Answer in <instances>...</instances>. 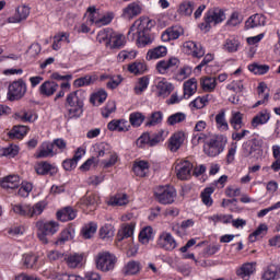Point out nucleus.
Here are the masks:
<instances>
[{
  "label": "nucleus",
  "mask_w": 280,
  "mask_h": 280,
  "mask_svg": "<svg viewBox=\"0 0 280 280\" xmlns=\"http://www.w3.org/2000/svg\"><path fill=\"white\" fill-rule=\"evenodd\" d=\"M150 30H152V20L140 18L130 26L127 37L129 40H136L138 47H148V45H152Z\"/></svg>",
  "instance_id": "nucleus-1"
},
{
  "label": "nucleus",
  "mask_w": 280,
  "mask_h": 280,
  "mask_svg": "<svg viewBox=\"0 0 280 280\" xmlns=\"http://www.w3.org/2000/svg\"><path fill=\"white\" fill-rule=\"evenodd\" d=\"M85 100L86 92L82 90H77L67 95L65 104L66 112L63 114V117L67 119V121H71V119H80V117L84 115Z\"/></svg>",
  "instance_id": "nucleus-2"
},
{
  "label": "nucleus",
  "mask_w": 280,
  "mask_h": 280,
  "mask_svg": "<svg viewBox=\"0 0 280 280\" xmlns=\"http://www.w3.org/2000/svg\"><path fill=\"white\" fill-rule=\"evenodd\" d=\"M98 43H105L109 49H121L126 45V36L124 34L115 33L110 28L103 30L97 34Z\"/></svg>",
  "instance_id": "nucleus-3"
},
{
  "label": "nucleus",
  "mask_w": 280,
  "mask_h": 280,
  "mask_svg": "<svg viewBox=\"0 0 280 280\" xmlns=\"http://www.w3.org/2000/svg\"><path fill=\"white\" fill-rule=\"evenodd\" d=\"M35 228L39 242L42 244H49V237L56 235V232L60 229V224L56 221L38 220L35 223Z\"/></svg>",
  "instance_id": "nucleus-4"
},
{
  "label": "nucleus",
  "mask_w": 280,
  "mask_h": 280,
  "mask_svg": "<svg viewBox=\"0 0 280 280\" xmlns=\"http://www.w3.org/2000/svg\"><path fill=\"white\" fill-rule=\"evenodd\" d=\"M12 209L14 213L22 215L23 218H37V215H42L43 211L47 209V201L42 200L34 206L27 203H18L14 205Z\"/></svg>",
  "instance_id": "nucleus-5"
},
{
  "label": "nucleus",
  "mask_w": 280,
  "mask_h": 280,
  "mask_svg": "<svg viewBox=\"0 0 280 280\" xmlns=\"http://www.w3.org/2000/svg\"><path fill=\"white\" fill-rule=\"evenodd\" d=\"M96 270L101 272H110L117 266V256L110 252H100L94 257Z\"/></svg>",
  "instance_id": "nucleus-6"
},
{
  "label": "nucleus",
  "mask_w": 280,
  "mask_h": 280,
  "mask_svg": "<svg viewBox=\"0 0 280 280\" xmlns=\"http://www.w3.org/2000/svg\"><path fill=\"white\" fill-rule=\"evenodd\" d=\"M226 147V137L222 135L212 136L209 141L203 144V152L207 156H219L224 152Z\"/></svg>",
  "instance_id": "nucleus-7"
},
{
  "label": "nucleus",
  "mask_w": 280,
  "mask_h": 280,
  "mask_svg": "<svg viewBox=\"0 0 280 280\" xmlns=\"http://www.w3.org/2000/svg\"><path fill=\"white\" fill-rule=\"evenodd\" d=\"M225 20L226 15L224 14V11L220 8H213L207 11V13L203 16L205 22L199 24V28L201 30V32L207 33L211 30V23L218 25Z\"/></svg>",
  "instance_id": "nucleus-8"
},
{
  "label": "nucleus",
  "mask_w": 280,
  "mask_h": 280,
  "mask_svg": "<svg viewBox=\"0 0 280 280\" xmlns=\"http://www.w3.org/2000/svg\"><path fill=\"white\" fill-rule=\"evenodd\" d=\"M154 196L160 205H174L177 192L173 186H159L154 191Z\"/></svg>",
  "instance_id": "nucleus-9"
},
{
  "label": "nucleus",
  "mask_w": 280,
  "mask_h": 280,
  "mask_svg": "<svg viewBox=\"0 0 280 280\" xmlns=\"http://www.w3.org/2000/svg\"><path fill=\"white\" fill-rule=\"evenodd\" d=\"M25 93H27V85L23 80L14 81L9 85L8 100L10 102H16V100H21Z\"/></svg>",
  "instance_id": "nucleus-10"
},
{
  "label": "nucleus",
  "mask_w": 280,
  "mask_h": 280,
  "mask_svg": "<svg viewBox=\"0 0 280 280\" xmlns=\"http://www.w3.org/2000/svg\"><path fill=\"white\" fill-rule=\"evenodd\" d=\"M156 245L159 248H162V250L172 253V250L176 249L178 243H176V238H174L172 233L162 232L158 237Z\"/></svg>",
  "instance_id": "nucleus-11"
},
{
  "label": "nucleus",
  "mask_w": 280,
  "mask_h": 280,
  "mask_svg": "<svg viewBox=\"0 0 280 280\" xmlns=\"http://www.w3.org/2000/svg\"><path fill=\"white\" fill-rule=\"evenodd\" d=\"M175 170L179 180H189V178H191V170H194V164L187 160L179 161L176 164Z\"/></svg>",
  "instance_id": "nucleus-12"
},
{
  "label": "nucleus",
  "mask_w": 280,
  "mask_h": 280,
  "mask_svg": "<svg viewBox=\"0 0 280 280\" xmlns=\"http://www.w3.org/2000/svg\"><path fill=\"white\" fill-rule=\"evenodd\" d=\"M34 170L38 176H56L58 174V166L47 161L37 162Z\"/></svg>",
  "instance_id": "nucleus-13"
},
{
  "label": "nucleus",
  "mask_w": 280,
  "mask_h": 280,
  "mask_svg": "<svg viewBox=\"0 0 280 280\" xmlns=\"http://www.w3.org/2000/svg\"><path fill=\"white\" fill-rule=\"evenodd\" d=\"M185 34V28L180 25H173L167 27L161 35L163 43H170V40H178L180 36Z\"/></svg>",
  "instance_id": "nucleus-14"
},
{
  "label": "nucleus",
  "mask_w": 280,
  "mask_h": 280,
  "mask_svg": "<svg viewBox=\"0 0 280 280\" xmlns=\"http://www.w3.org/2000/svg\"><path fill=\"white\" fill-rule=\"evenodd\" d=\"M180 66V60L178 58L172 57L168 60H160L156 63V71L161 75H165L172 71V69H178Z\"/></svg>",
  "instance_id": "nucleus-15"
},
{
  "label": "nucleus",
  "mask_w": 280,
  "mask_h": 280,
  "mask_svg": "<svg viewBox=\"0 0 280 280\" xmlns=\"http://www.w3.org/2000/svg\"><path fill=\"white\" fill-rule=\"evenodd\" d=\"M255 270H257L256 262H245L236 269V277L243 280H249L250 276L255 275Z\"/></svg>",
  "instance_id": "nucleus-16"
},
{
  "label": "nucleus",
  "mask_w": 280,
  "mask_h": 280,
  "mask_svg": "<svg viewBox=\"0 0 280 280\" xmlns=\"http://www.w3.org/2000/svg\"><path fill=\"white\" fill-rule=\"evenodd\" d=\"M267 18L261 13H256L247 19L245 22L246 30H255V27L266 26Z\"/></svg>",
  "instance_id": "nucleus-17"
},
{
  "label": "nucleus",
  "mask_w": 280,
  "mask_h": 280,
  "mask_svg": "<svg viewBox=\"0 0 280 280\" xmlns=\"http://www.w3.org/2000/svg\"><path fill=\"white\" fill-rule=\"evenodd\" d=\"M156 91L158 97H163V100H165L172 95V92L174 91V84L170 83L165 79H162L156 84Z\"/></svg>",
  "instance_id": "nucleus-18"
},
{
  "label": "nucleus",
  "mask_w": 280,
  "mask_h": 280,
  "mask_svg": "<svg viewBox=\"0 0 280 280\" xmlns=\"http://www.w3.org/2000/svg\"><path fill=\"white\" fill-rule=\"evenodd\" d=\"M107 129L110 132H128L130 125L126 119H113L107 124Z\"/></svg>",
  "instance_id": "nucleus-19"
},
{
  "label": "nucleus",
  "mask_w": 280,
  "mask_h": 280,
  "mask_svg": "<svg viewBox=\"0 0 280 280\" xmlns=\"http://www.w3.org/2000/svg\"><path fill=\"white\" fill-rule=\"evenodd\" d=\"M59 88L60 85H58L56 81H45L39 86V95H42V97H51Z\"/></svg>",
  "instance_id": "nucleus-20"
},
{
  "label": "nucleus",
  "mask_w": 280,
  "mask_h": 280,
  "mask_svg": "<svg viewBox=\"0 0 280 280\" xmlns=\"http://www.w3.org/2000/svg\"><path fill=\"white\" fill-rule=\"evenodd\" d=\"M78 218V210L72 207H65L61 210L57 211V220L60 222H71Z\"/></svg>",
  "instance_id": "nucleus-21"
},
{
  "label": "nucleus",
  "mask_w": 280,
  "mask_h": 280,
  "mask_svg": "<svg viewBox=\"0 0 280 280\" xmlns=\"http://www.w3.org/2000/svg\"><path fill=\"white\" fill-rule=\"evenodd\" d=\"M139 14H141V5L137 2L129 3L122 10V19H126L127 21H132V19L139 16Z\"/></svg>",
  "instance_id": "nucleus-22"
},
{
  "label": "nucleus",
  "mask_w": 280,
  "mask_h": 280,
  "mask_svg": "<svg viewBox=\"0 0 280 280\" xmlns=\"http://www.w3.org/2000/svg\"><path fill=\"white\" fill-rule=\"evenodd\" d=\"M183 143H185V133L183 131L175 132L170 138L168 150H171V152H178Z\"/></svg>",
  "instance_id": "nucleus-23"
},
{
  "label": "nucleus",
  "mask_w": 280,
  "mask_h": 280,
  "mask_svg": "<svg viewBox=\"0 0 280 280\" xmlns=\"http://www.w3.org/2000/svg\"><path fill=\"white\" fill-rule=\"evenodd\" d=\"M68 268L75 269L82 268V261H84V255L82 254H69L63 257Z\"/></svg>",
  "instance_id": "nucleus-24"
},
{
  "label": "nucleus",
  "mask_w": 280,
  "mask_h": 280,
  "mask_svg": "<svg viewBox=\"0 0 280 280\" xmlns=\"http://www.w3.org/2000/svg\"><path fill=\"white\" fill-rule=\"evenodd\" d=\"M27 16H30V7L21 5V7H18L15 15L8 19V22L21 23V21H25Z\"/></svg>",
  "instance_id": "nucleus-25"
},
{
  "label": "nucleus",
  "mask_w": 280,
  "mask_h": 280,
  "mask_svg": "<svg viewBox=\"0 0 280 280\" xmlns=\"http://www.w3.org/2000/svg\"><path fill=\"white\" fill-rule=\"evenodd\" d=\"M135 235V223H124L117 234L118 242L128 240Z\"/></svg>",
  "instance_id": "nucleus-26"
},
{
  "label": "nucleus",
  "mask_w": 280,
  "mask_h": 280,
  "mask_svg": "<svg viewBox=\"0 0 280 280\" xmlns=\"http://www.w3.org/2000/svg\"><path fill=\"white\" fill-rule=\"evenodd\" d=\"M58 151H54V144L50 142H44L37 152V159H47L49 156H56Z\"/></svg>",
  "instance_id": "nucleus-27"
},
{
  "label": "nucleus",
  "mask_w": 280,
  "mask_h": 280,
  "mask_svg": "<svg viewBox=\"0 0 280 280\" xmlns=\"http://www.w3.org/2000/svg\"><path fill=\"white\" fill-rule=\"evenodd\" d=\"M264 280H279L280 279V266L271 264L269 265L262 275Z\"/></svg>",
  "instance_id": "nucleus-28"
},
{
  "label": "nucleus",
  "mask_w": 280,
  "mask_h": 280,
  "mask_svg": "<svg viewBox=\"0 0 280 280\" xmlns=\"http://www.w3.org/2000/svg\"><path fill=\"white\" fill-rule=\"evenodd\" d=\"M81 205L86 207V209H90V211H95L100 205V196L95 194L88 195L82 198Z\"/></svg>",
  "instance_id": "nucleus-29"
},
{
  "label": "nucleus",
  "mask_w": 280,
  "mask_h": 280,
  "mask_svg": "<svg viewBox=\"0 0 280 280\" xmlns=\"http://www.w3.org/2000/svg\"><path fill=\"white\" fill-rule=\"evenodd\" d=\"M21 182L18 175H9L0 180V186L3 189H18Z\"/></svg>",
  "instance_id": "nucleus-30"
},
{
  "label": "nucleus",
  "mask_w": 280,
  "mask_h": 280,
  "mask_svg": "<svg viewBox=\"0 0 280 280\" xmlns=\"http://www.w3.org/2000/svg\"><path fill=\"white\" fill-rule=\"evenodd\" d=\"M196 91H198V80H196V78H191L184 82V97L186 100H189L191 95H195Z\"/></svg>",
  "instance_id": "nucleus-31"
},
{
  "label": "nucleus",
  "mask_w": 280,
  "mask_h": 280,
  "mask_svg": "<svg viewBox=\"0 0 280 280\" xmlns=\"http://www.w3.org/2000/svg\"><path fill=\"white\" fill-rule=\"evenodd\" d=\"M200 86L206 93H213L218 86V81L213 77H203L200 79Z\"/></svg>",
  "instance_id": "nucleus-32"
},
{
  "label": "nucleus",
  "mask_w": 280,
  "mask_h": 280,
  "mask_svg": "<svg viewBox=\"0 0 280 280\" xmlns=\"http://www.w3.org/2000/svg\"><path fill=\"white\" fill-rule=\"evenodd\" d=\"M165 56H167V47L158 46L147 52V60H159V58H165Z\"/></svg>",
  "instance_id": "nucleus-33"
},
{
  "label": "nucleus",
  "mask_w": 280,
  "mask_h": 280,
  "mask_svg": "<svg viewBox=\"0 0 280 280\" xmlns=\"http://www.w3.org/2000/svg\"><path fill=\"white\" fill-rule=\"evenodd\" d=\"M240 45V39H237L236 37H230L223 43L222 49L228 54H235L236 51H238Z\"/></svg>",
  "instance_id": "nucleus-34"
},
{
  "label": "nucleus",
  "mask_w": 280,
  "mask_h": 280,
  "mask_svg": "<svg viewBox=\"0 0 280 280\" xmlns=\"http://www.w3.org/2000/svg\"><path fill=\"white\" fill-rule=\"evenodd\" d=\"M69 33H58L57 35L54 36V43H52V49L54 51H58L62 47V43H66L69 45L71 43V39H69Z\"/></svg>",
  "instance_id": "nucleus-35"
},
{
  "label": "nucleus",
  "mask_w": 280,
  "mask_h": 280,
  "mask_svg": "<svg viewBox=\"0 0 280 280\" xmlns=\"http://www.w3.org/2000/svg\"><path fill=\"white\" fill-rule=\"evenodd\" d=\"M214 119H215L217 128L220 132H226V130H229V122L226 121V110L221 109L215 115Z\"/></svg>",
  "instance_id": "nucleus-36"
},
{
  "label": "nucleus",
  "mask_w": 280,
  "mask_h": 280,
  "mask_svg": "<svg viewBox=\"0 0 280 280\" xmlns=\"http://www.w3.org/2000/svg\"><path fill=\"white\" fill-rule=\"evenodd\" d=\"M268 121H270V113H268L266 109H262L252 119V127L257 128L258 126L268 124Z\"/></svg>",
  "instance_id": "nucleus-37"
},
{
  "label": "nucleus",
  "mask_w": 280,
  "mask_h": 280,
  "mask_svg": "<svg viewBox=\"0 0 280 280\" xmlns=\"http://www.w3.org/2000/svg\"><path fill=\"white\" fill-rule=\"evenodd\" d=\"M133 173L136 176H139L140 178H143L147 176L148 172H150V163L145 161H139L133 164Z\"/></svg>",
  "instance_id": "nucleus-38"
},
{
  "label": "nucleus",
  "mask_w": 280,
  "mask_h": 280,
  "mask_svg": "<svg viewBox=\"0 0 280 280\" xmlns=\"http://www.w3.org/2000/svg\"><path fill=\"white\" fill-rule=\"evenodd\" d=\"M28 131H30V128L27 126L16 125L9 132V138L23 139V137H25V135H27Z\"/></svg>",
  "instance_id": "nucleus-39"
},
{
  "label": "nucleus",
  "mask_w": 280,
  "mask_h": 280,
  "mask_svg": "<svg viewBox=\"0 0 280 280\" xmlns=\"http://www.w3.org/2000/svg\"><path fill=\"white\" fill-rule=\"evenodd\" d=\"M139 272H141V262L137 260H130L124 267V275L126 276L139 275Z\"/></svg>",
  "instance_id": "nucleus-40"
},
{
  "label": "nucleus",
  "mask_w": 280,
  "mask_h": 280,
  "mask_svg": "<svg viewBox=\"0 0 280 280\" xmlns=\"http://www.w3.org/2000/svg\"><path fill=\"white\" fill-rule=\"evenodd\" d=\"M98 234L101 240L108 242V240H113V237H115V226L112 224H105L100 229Z\"/></svg>",
  "instance_id": "nucleus-41"
},
{
  "label": "nucleus",
  "mask_w": 280,
  "mask_h": 280,
  "mask_svg": "<svg viewBox=\"0 0 280 280\" xmlns=\"http://www.w3.org/2000/svg\"><path fill=\"white\" fill-rule=\"evenodd\" d=\"M128 195L117 194L114 197H110L108 205H110V207H125V205H128Z\"/></svg>",
  "instance_id": "nucleus-42"
},
{
  "label": "nucleus",
  "mask_w": 280,
  "mask_h": 280,
  "mask_svg": "<svg viewBox=\"0 0 280 280\" xmlns=\"http://www.w3.org/2000/svg\"><path fill=\"white\" fill-rule=\"evenodd\" d=\"M196 49V42H185L183 45V51L184 54H187V56H192V58H202V51L199 50V52H195Z\"/></svg>",
  "instance_id": "nucleus-43"
},
{
  "label": "nucleus",
  "mask_w": 280,
  "mask_h": 280,
  "mask_svg": "<svg viewBox=\"0 0 280 280\" xmlns=\"http://www.w3.org/2000/svg\"><path fill=\"white\" fill-rule=\"evenodd\" d=\"M194 10H196V3L192 1H185L179 4L178 12L182 16H191Z\"/></svg>",
  "instance_id": "nucleus-44"
},
{
  "label": "nucleus",
  "mask_w": 280,
  "mask_h": 280,
  "mask_svg": "<svg viewBox=\"0 0 280 280\" xmlns=\"http://www.w3.org/2000/svg\"><path fill=\"white\" fill-rule=\"evenodd\" d=\"M73 235H75V231L71 228L63 230L58 240L56 241L57 246H62L66 242H69L73 238Z\"/></svg>",
  "instance_id": "nucleus-45"
},
{
  "label": "nucleus",
  "mask_w": 280,
  "mask_h": 280,
  "mask_svg": "<svg viewBox=\"0 0 280 280\" xmlns=\"http://www.w3.org/2000/svg\"><path fill=\"white\" fill-rule=\"evenodd\" d=\"M243 119H244V117H243L242 113H240V112L232 113L230 124L234 128V130H242V126H244Z\"/></svg>",
  "instance_id": "nucleus-46"
},
{
  "label": "nucleus",
  "mask_w": 280,
  "mask_h": 280,
  "mask_svg": "<svg viewBox=\"0 0 280 280\" xmlns=\"http://www.w3.org/2000/svg\"><path fill=\"white\" fill-rule=\"evenodd\" d=\"M248 70L255 75H264L270 71V66L268 65H259V63H252L248 66Z\"/></svg>",
  "instance_id": "nucleus-47"
},
{
  "label": "nucleus",
  "mask_w": 280,
  "mask_h": 280,
  "mask_svg": "<svg viewBox=\"0 0 280 280\" xmlns=\"http://www.w3.org/2000/svg\"><path fill=\"white\" fill-rule=\"evenodd\" d=\"M143 121H145V116L141 112H133L129 116V122L133 128H139Z\"/></svg>",
  "instance_id": "nucleus-48"
},
{
  "label": "nucleus",
  "mask_w": 280,
  "mask_h": 280,
  "mask_svg": "<svg viewBox=\"0 0 280 280\" xmlns=\"http://www.w3.org/2000/svg\"><path fill=\"white\" fill-rule=\"evenodd\" d=\"M187 119V115L183 112L175 113L171 116H168L166 124L168 126H176V124H183Z\"/></svg>",
  "instance_id": "nucleus-49"
},
{
  "label": "nucleus",
  "mask_w": 280,
  "mask_h": 280,
  "mask_svg": "<svg viewBox=\"0 0 280 280\" xmlns=\"http://www.w3.org/2000/svg\"><path fill=\"white\" fill-rule=\"evenodd\" d=\"M106 97H108V93H106L105 90H100L90 97V102L93 106H97V103L98 105L104 104V102H106Z\"/></svg>",
  "instance_id": "nucleus-50"
},
{
  "label": "nucleus",
  "mask_w": 280,
  "mask_h": 280,
  "mask_svg": "<svg viewBox=\"0 0 280 280\" xmlns=\"http://www.w3.org/2000/svg\"><path fill=\"white\" fill-rule=\"evenodd\" d=\"M147 70L148 67L143 62H133L128 66V71L135 75H141V73H145Z\"/></svg>",
  "instance_id": "nucleus-51"
},
{
  "label": "nucleus",
  "mask_w": 280,
  "mask_h": 280,
  "mask_svg": "<svg viewBox=\"0 0 280 280\" xmlns=\"http://www.w3.org/2000/svg\"><path fill=\"white\" fill-rule=\"evenodd\" d=\"M268 231V225L260 224L248 237L249 242H257L259 237H264Z\"/></svg>",
  "instance_id": "nucleus-52"
},
{
  "label": "nucleus",
  "mask_w": 280,
  "mask_h": 280,
  "mask_svg": "<svg viewBox=\"0 0 280 280\" xmlns=\"http://www.w3.org/2000/svg\"><path fill=\"white\" fill-rule=\"evenodd\" d=\"M95 80H97V77L85 75V77L74 80L73 85L77 88L89 86V85L93 84L95 82Z\"/></svg>",
  "instance_id": "nucleus-53"
},
{
  "label": "nucleus",
  "mask_w": 280,
  "mask_h": 280,
  "mask_svg": "<svg viewBox=\"0 0 280 280\" xmlns=\"http://www.w3.org/2000/svg\"><path fill=\"white\" fill-rule=\"evenodd\" d=\"M208 220L210 222H214V224H218V222H222V224H231V221L233 220V214H214L212 217H209Z\"/></svg>",
  "instance_id": "nucleus-54"
},
{
  "label": "nucleus",
  "mask_w": 280,
  "mask_h": 280,
  "mask_svg": "<svg viewBox=\"0 0 280 280\" xmlns=\"http://www.w3.org/2000/svg\"><path fill=\"white\" fill-rule=\"evenodd\" d=\"M95 233H97V223L91 222L82 229L84 240H91Z\"/></svg>",
  "instance_id": "nucleus-55"
},
{
  "label": "nucleus",
  "mask_w": 280,
  "mask_h": 280,
  "mask_svg": "<svg viewBox=\"0 0 280 280\" xmlns=\"http://www.w3.org/2000/svg\"><path fill=\"white\" fill-rule=\"evenodd\" d=\"M153 233L154 230L152 226L144 228L139 234V242H141V244H148L152 240Z\"/></svg>",
  "instance_id": "nucleus-56"
},
{
  "label": "nucleus",
  "mask_w": 280,
  "mask_h": 280,
  "mask_svg": "<svg viewBox=\"0 0 280 280\" xmlns=\"http://www.w3.org/2000/svg\"><path fill=\"white\" fill-rule=\"evenodd\" d=\"M149 84H150V79H148V77H141L135 86L136 95H141V93H143V91L148 89Z\"/></svg>",
  "instance_id": "nucleus-57"
},
{
  "label": "nucleus",
  "mask_w": 280,
  "mask_h": 280,
  "mask_svg": "<svg viewBox=\"0 0 280 280\" xmlns=\"http://www.w3.org/2000/svg\"><path fill=\"white\" fill-rule=\"evenodd\" d=\"M208 104H209V94L203 96H198L190 103V106L192 108L200 109V108H205V106H207Z\"/></svg>",
  "instance_id": "nucleus-58"
},
{
  "label": "nucleus",
  "mask_w": 280,
  "mask_h": 280,
  "mask_svg": "<svg viewBox=\"0 0 280 280\" xmlns=\"http://www.w3.org/2000/svg\"><path fill=\"white\" fill-rule=\"evenodd\" d=\"M22 261L25 268H34V266H36L38 262V256L33 254H25L23 255Z\"/></svg>",
  "instance_id": "nucleus-59"
},
{
  "label": "nucleus",
  "mask_w": 280,
  "mask_h": 280,
  "mask_svg": "<svg viewBox=\"0 0 280 280\" xmlns=\"http://www.w3.org/2000/svg\"><path fill=\"white\" fill-rule=\"evenodd\" d=\"M213 194V188L208 187L203 189L201 192V200L206 207H211L213 205V199L211 198V195Z\"/></svg>",
  "instance_id": "nucleus-60"
},
{
  "label": "nucleus",
  "mask_w": 280,
  "mask_h": 280,
  "mask_svg": "<svg viewBox=\"0 0 280 280\" xmlns=\"http://www.w3.org/2000/svg\"><path fill=\"white\" fill-rule=\"evenodd\" d=\"M163 121V112H154L151 114L149 121L145 122V126H159Z\"/></svg>",
  "instance_id": "nucleus-61"
},
{
  "label": "nucleus",
  "mask_w": 280,
  "mask_h": 280,
  "mask_svg": "<svg viewBox=\"0 0 280 280\" xmlns=\"http://www.w3.org/2000/svg\"><path fill=\"white\" fill-rule=\"evenodd\" d=\"M117 110V103L115 101L107 102L106 106L102 109L103 117L108 118L110 117L112 113H115Z\"/></svg>",
  "instance_id": "nucleus-62"
},
{
  "label": "nucleus",
  "mask_w": 280,
  "mask_h": 280,
  "mask_svg": "<svg viewBox=\"0 0 280 280\" xmlns=\"http://www.w3.org/2000/svg\"><path fill=\"white\" fill-rule=\"evenodd\" d=\"M33 188L34 186L32 185V183L24 182L22 183V186L20 187L18 195H20L21 198H27V196H30V194L32 192Z\"/></svg>",
  "instance_id": "nucleus-63"
},
{
  "label": "nucleus",
  "mask_w": 280,
  "mask_h": 280,
  "mask_svg": "<svg viewBox=\"0 0 280 280\" xmlns=\"http://www.w3.org/2000/svg\"><path fill=\"white\" fill-rule=\"evenodd\" d=\"M19 154V148L16 147H8L0 149V156H10L11 159H14Z\"/></svg>",
  "instance_id": "nucleus-64"
}]
</instances>
